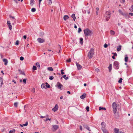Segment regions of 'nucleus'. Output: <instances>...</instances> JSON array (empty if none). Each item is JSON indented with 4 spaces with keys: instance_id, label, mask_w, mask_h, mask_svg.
<instances>
[{
    "instance_id": "423d86ee",
    "label": "nucleus",
    "mask_w": 133,
    "mask_h": 133,
    "mask_svg": "<svg viewBox=\"0 0 133 133\" xmlns=\"http://www.w3.org/2000/svg\"><path fill=\"white\" fill-rule=\"evenodd\" d=\"M127 75H130L131 73V70L130 68H129L128 65L127 66Z\"/></svg>"
},
{
    "instance_id": "58836bf2",
    "label": "nucleus",
    "mask_w": 133,
    "mask_h": 133,
    "mask_svg": "<svg viewBox=\"0 0 133 133\" xmlns=\"http://www.w3.org/2000/svg\"><path fill=\"white\" fill-rule=\"evenodd\" d=\"M96 14L97 15L98 14V11H99V8H97L96 9Z\"/></svg>"
},
{
    "instance_id": "09e8293b",
    "label": "nucleus",
    "mask_w": 133,
    "mask_h": 133,
    "mask_svg": "<svg viewBox=\"0 0 133 133\" xmlns=\"http://www.w3.org/2000/svg\"><path fill=\"white\" fill-rule=\"evenodd\" d=\"M86 109L87 111H89V107L88 106H87L86 108Z\"/></svg>"
},
{
    "instance_id": "c756f323",
    "label": "nucleus",
    "mask_w": 133,
    "mask_h": 133,
    "mask_svg": "<svg viewBox=\"0 0 133 133\" xmlns=\"http://www.w3.org/2000/svg\"><path fill=\"white\" fill-rule=\"evenodd\" d=\"M129 10L131 12H133V5H131L129 8Z\"/></svg>"
},
{
    "instance_id": "4468645a",
    "label": "nucleus",
    "mask_w": 133,
    "mask_h": 133,
    "mask_svg": "<svg viewBox=\"0 0 133 133\" xmlns=\"http://www.w3.org/2000/svg\"><path fill=\"white\" fill-rule=\"evenodd\" d=\"M3 84V79L2 78L0 77V88L1 87Z\"/></svg>"
},
{
    "instance_id": "79ce46f5",
    "label": "nucleus",
    "mask_w": 133,
    "mask_h": 133,
    "mask_svg": "<svg viewBox=\"0 0 133 133\" xmlns=\"http://www.w3.org/2000/svg\"><path fill=\"white\" fill-rule=\"evenodd\" d=\"M122 79L121 78L119 79L118 80V82L119 83H121L122 82Z\"/></svg>"
},
{
    "instance_id": "6ab92c4d",
    "label": "nucleus",
    "mask_w": 133,
    "mask_h": 133,
    "mask_svg": "<svg viewBox=\"0 0 133 133\" xmlns=\"http://www.w3.org/2000/svg\"><path fill=\"white\" fill-rule=\"evenodd\" d=\"M18 71L19 72L20 74H22V75H25V74L24 73V72L23 71H22V70L19 69H18Z\"/></svg>"
},
{
    "instance_id": "9d476101",
    "label": "nucleus",
    "mask_w": 133,
    "mask_h": 133,
    "mask_svg": "<svg viewBox=\"0 0 133 133\" xmlns=\"http://www.w3.org/2000/svg\"><path fill=\"white\" fill-rule=\"evenodd\" d=\"M37 41L39 43H41L44 42L45 41V40L44 39H42L41 38H39L37 39Z\"/></svg>"
},
{
    "instance_id": "c85d7f7f",
    "label": "nucleus",
    "mask_w": 133,
    "mask_h": 133,
    "mask_svg": "<svg viewBox=\"0 0 133 133\" xmlns=\"http://www.w3.org/2000/svg\"><path fill=\"white\" fill-rule=\"evenodd\" d=\"M46 84V87L47 88H50V85L48 84V83L47 82H46L45 83Z\"/></svg>"
},
{
    "instance_id": "603ef678",
    "label": "nucleus",
    "mask_w": 133,
    "mask_h": 133,
    "mask_svg": "<svg viewBox=\"0 0 133 133\" xmlns=\"http://www.w3.org/2000/svg\"><path fill=\"white\" fill-rule=\"evenodd\" d=\"M81 31H82L81 29L80 28H79L78 29V32L79 33Z\"/></svg>"
},
{
    "instance_id": "6e6552de",
    "label": "nucleus",
    "mask_w": 133,
    "mask_h": 133,
    "mask_svg": "<svg viewBox=\"0 0 133 133\" xmlns=\"http://www.w3.org/2000/svg\"><path fill=\"white\" fill-rule=\"evenodd\" d=\"M7 24L10 30H11L12 29V26L11 25L10 21H8L7 22Z\"/></svg>"
},
{
    "instance_id": "3c124183",
    "label": "nucleus",
    "mask_w": 133,
    "mask_h": 133,
    "mask_svg": "<svg viewBox=\"0 0 133 133\" xmlns=\"http://www.w3.org/2000/svg\"><path fill=\"white\" fill-rule=\"evenodd\" d=\"M42 0H38V2H39V3H38V5L39 6V7L40 6V5L41 4V2L42 1Z\"/></svg>"
},
{
    "instance_id": "680f3d73",
    "label": "nucleus",
    "mask_w": 133,
    "mask_h": 133,
    "mask_svg": "<svg viewBox=\"0 0 133 133\" xmlns=\"http://www.w3.org/2000/svg\"><path fill=\"white\" fill-rule=\"evenodd\" d=\"M112 54H114V55H113L114 56H117V54L116 53H112Z\"/></svg>"
},
{
    "instance_id": "72a5a7b5",
    "label": "nucleus",
    "mask_w": 133,
    "mask_h": 133,
    "mask_svg": "<svg viewBox=\"0 0 133 133\" xmlns=\"http://www.w3.org/2000/svg\"><path fill=\"white\" fill-rule=\"evenodd\" d=\"M15 129H13L12 130H10L9 131V133H14L15 132Z\"/></svg>"
},
{
    "instance_id": "cd10ccee",
    "label": "nucleus",
    "mask_w": 133,
    "mask_h": 133,
    "mask_svg": "<svg viewBox=\"0 0 133 133\" xmlns=\"http://www.w3.org/2000/svg\"><path fill=\"white\" fill-rule=\"evenodd\" d=\"M36 65L38 67V69H39L40 68V64L38 62H37L36 63Z\"/></svg>"
},
{
    "instance_id": "9b49d317",
    "label": "nucleus",
    "mask_w": 133,
    "mask_h": 133,
    "mask_svg": "<svg viewBox=\"0 0 133 133\" xmlns=\"http://www.w3.org/2000/svg\"><path fill=\"white\" fill-rule=\"evenodd\" d=\"M57 86L58 87V88L61 90H62V89L61 88L62 87H63V86L59 82H58L57 83Z\"/></svg>"
},
{
    "instance_id": "f257e3e1",
    "label": "nucleus",
    "mask_w": 133,
    "mask_h": 133,
    "mask_svg": "<svg viewBox=\"0 0 133 133\" xmlns=\"http://www.w3.org/2000/svg\"><path fill=\"white\" fill-rule=\"evenodd\" d=\"M84 34L85 37L89 36H91L92 35V31L88 28H86L84 30Z\"/></svg>"
},
{
    "instance_id": "8fccbe9b",
    "label": "nucleus",
    "mask_w": 133,
    "mask_h": 133,
    "mask_svg": "<svg viewBox=\"0 0 133 133\" xmlns=\"http://www.w3.org/2000/svg\"><path fill=\"white\" fill-rule=\"evenodd\" d=\"M19 44V41L18 40H17L16 42L15 45H18Z\"/></svg>"
},
{
    "instance_id": "4c0bfd02",
    "label": "nucleus",
    "mask_w": 133,
    "mask_h": 133,
    "mask_svg": "<svg viewBox=\"0 0 133 133\" xmlns=\"http://www.w3.org/2000/svg\"><path fill=\"white\" fill-rule=\"evenodd\" d=\"M10 17L11 18L13 19V21L15 22L16 21V19L15 18V17L14 16H10Z\"/></svg>"
},
{
    "instance_id": "5fc2aeb1",
    "label": "nucleus",
    "mask_w": 133,
    "mask_h": 133,
    "mask_svg": "<svg viewBox=\"0 0 133 133\" xmlns=\"http://www.w3.org/2000/svg\"><path fill=\"white\" fill-rule=\"evenodd\" d=\"M108 46V45L106 43H105L104 44V47L105 48H107Z\"/></svg>"
},
{
    "instance_id": "20e7f679",
    "label": "nucleus",
    "mask_w": 133,
    "mask_h": 133,
    "mask_svg": "<svg viewBox=\"0 0 133 133\" xmlns=\"http://www.w3.org/2000/svg\"><path fill=\"white\" fill-rule=\"evenodd\" d=\"M113 111L114 114L116 113L117 110V104L115 102H114L112 104Z\"/></svg>"
},
{
    "instance_id": "0e129e2a",
    "label": "nucleus",
    "mask_w": 133,
    "mask_h": 133,
    "mask_svg": "<svg viewBox=\"0 0 133 133\" xmlns=\"http://www.w3.org/2000/svg\"><path fill=\"white\" fill-rule=\"evenodd\" d=\"M23 37L24 39H25L26 38V35H24V36Z\"/></svg>"
},
{
    "instance_id": "de8ad7c7",
    "label": "nucleus",
    "mask_w": 133,
    "mask_h": 133,
    "mask_svg": "<svg viewBox=\"0 0 133 133\" xmlns=\"http://www.w3.org/2000/svg\"><path fill=\"white\" fill-rule=\"evenodd\" d=\"M32 69L34 70H37V68L36 66L34 65L33 66Z\"/></svg>"
},
{
    "instance_id": "052dcab7",
    "label": "nucleus",
    "mask_w": 133,
    "mask_h": 133,
    "mask_svg": "<svg viewBox=\"0 0 133 133\" xmlns=\"http://www.w3.org/2000/svg\"><path fill=\"white\" fill-rule=\"evenodd\" d=\"M49 4L51 5L52 3V0H49Z\"/></svg>"
},
{
    "instance_id": "49530a36",
    "label": "nucleus",
    "mask_w": 133,
    "mask_h": 133,
    "mask_svg": "<svg viewBox=\"0 0 133 133\" xmlns=\"http://www.w3.org/2000/svg\"><path fill=\"white\" fill-rule=\"evenodd\" d=\"M26 79L25 78L23 80V82L24 84H25L26 83Z\"/></svg>"
},
{
    "instance_id": "e433bc0d",
    "label": "nucleus",
    "mask_w": 133,
    "mask_h": 133,
    "mask_svg": "<svg viewBox=\"0 0 133 133\" xmlns=\"http://www.w3.org/2000/svg\"><path fill=\"white\" fill-rule=\"evenodd\" d=\"M45 85L44 83H43L42 84L41 87L42 88H45Z\"/></svg>"
},
{
    "instance_id": "864d4df0",
    "label": "nucleus",
    "mask_w": 133,
    "mask_h": 133,
    "mask_svg": "<svg viewBox=\"0 0 133 133\" xmlns=\"http://www.w3.org/2000/svg\"><path fill=\"white\" fill-rule=\"evenodd\" d=\"M24 59V58L23 57L21 56L20 58V59L21 61H23Z\"/></svg>"
},
{
    "instance_id": "39448f33",
    "label": "nucleus",
    "mask_w": 133,
    "mask_h": 133,
    "mask_svg": "<svg viewBox=\"0 0 133 133\" xmlns=\"http://www.w3.org/2000/svg\"><path fill=\"white\" fill-rule=\"evenodd\" d=\"M113 65L114 68L116 70L118 69L119 68V63L117 61H115L114 62Z\"/></svg>"
},
{
    "instance_id": "f8f14e48",
    "label": "nucleus",
    "mask_w": 133,
    "mask_h": 133,
    "mask_svg": "<svg viewBox=\"0 0 133 133\" xmlns=\"http://www.w3.org/2000/svg\"><path fill=\"white\" fill-rule=\"evenodd\" d=\"M58 105L56 104L54 107L52 109V111L54 112L58 110Z\"/></svg>"
},
{
    "instance_id": "a211bd4d",
    "label": "nucleus",
    "mask_w": 133,
    "mask_h": 133,
    "mask_svg": "<svg viewBox=\"0 0 133 133\" xmlns=\"http://www.w3.org/2000/svg\"><path fill=\"white\" fill-rule=\"evenodd\" d=\"M69 18V17L68 15H65L63 17L64 20L65 21H66L67 19Z\"/></svg>"
},
{
    "instance_id": "ddd939ff",
    "label": "nucleus",
    "mask_w": 133,
    "mask_h": 133,
    "mask_svg": "<svg viewBox=\"0 0 133 133\" xmlns=\"http://www.w3.org/2000/svg\"><path fill=\"white\" fill-rule=\"evenodd\" d=\"M102 127L101 128L102 130L105 129V124L104 122H102L101 123Z\"/></svg>"
},
{
    "instance_id": "7ed1b4c3",
    "label": "nucleus",
    "mask_w": 133,
    "mask_h": 133,
    "mask_svg": "<svg viewBox=\"0 0 133 133\" xmlns=\"http://www.w3.org/2000/svg\"><path fill=\"white\" fill-rule=\"evenodd\" d=\"M94 49L93 48L91 49L89 52L88 53V56L89 59L92 58L94 54Z\"/></svg>"
},
{
    "instance_id": "2f4dec72",
    "label": "nucleus",
    "mask_w": 133,
    "mask_h": 133,
    "mask_svg": "<svg viewBox=\"0 0 133 133\" xmlns=\"http://www.w3.org/2000/svg\"><path fill=\"white\" fill-rule=\"evenodd\" d=\"M128 55H125V62H127L128 61Z\"/></svg>"
},
{
    "instance_id": "bb28decb",
    "label": "nucleus",
    "mask_w": 133,
    "mask_h": 133,
    "mask_svg": "<svg viewBox=\"0 0 133 133\" xmlns=\"http://www.w3.org/2000/svg\"><path fill=\"white\" fill-rule=\"evenodd\" d=\"M103 133H109L108 130L106 129L102 130Z\"/></svg>"
},
{
    "instance_id": "f704fd0d",
    "label": "nucleus",
    "mask_w": 133,
    "mask_h": 133,
    "mask_svg": "<svg viewBox=\"0 0 133 133\" xmlns=\"http://www.w3.org/2000/svg\"><path fill=\"white\" fill-rule=\"evenodd\" d=\"M102 109H103L104 110H106V109L105 108L101 107H99V110H101Z\"/></svg>"
},
{
    "instance_id": "a18cd8bd",
    "label": "nucleus",
    "mask_w": 133,
    "mask_h": 133,
    "mask_svg": "<svg viewBox=\"0 0 133 133\" xmlns=\"http://www.w3.org/2000/svg\"><path fill=\"white\" fill-rule=\"evenodd\" d=\"M54 78V77L53 76H50L49 77V79L50 80H52Z\"/></svg>"
},
{
    "instance_id": "bf43d9fd",
    "label": "nucleus",
    "mask_w": 133,
    "mask_h": 133,
    "mask_svg": "<svg viewBox=\"0 0 133 133\" xmlns=\"http://www.w3.org/2000/svg\"><path fill=\"white\" fill-rule=\"evenodd\" d=\"M129 14L130 15L133 16V13L132 12H129Z\"/></svg>"
},
{
    "instance_id": "7c9ffc66",
    "label": "nucleus",
    "mask_w": 133,
    "mask_h": 133,
    "mask_svg": "<svg viewBox=\"0 0 133 133\" xmlns=\"http://www.w3.org/2000/svg\"><path fill=\"white\" fill-rule=\"evenodd\" d=\"M47 69L50 71H52L53 70V69L52 67H49L47 68Z\"/></svg>"
},
{
    "instance_id": "412c9836",
    "label": "nucleus",
    "mask_w": 133,
    "mask_h": 133,
    "mask_svg": "<svg viewBox=\"0 0 133 133\" xmlns=\"http://www.w3.org/2000/svg\"><path fill=\"white\" fill-rule=\"evenodd\" d=\"M119 129L117 128H115L114 129V132L115 133H118Z\"/></svg>"
},
{
    "instance_id": "aec40b11",
    "label": "nucleus",
    "mask_w": 133,
    "mask_h": 133,
    "mask_svg": "<svg viewBox=\"0 0 133 133\" xmlns=\"http://www.w3.org/2000/svg\"><path fill=\"white\" fill-rule=\"evenodd\" d=\"M83 126L84 127H85L86 129L88 130L89 131H90L91 130L90 129V128L87 125H84Z\"/></svg>"
},
{
    "instance_id": "69168bd1",
    "label": "nucleus",
    "mask_w": 133,
    "mask_h": 133,
    "mask_svg": "<svg viewBox=\"0 0 133 133\" xmlns=\"http://www.w3.org/2000/svg\"><path fill=\"white\" fill-rule=\"evenodd\" d=\"M80 129L81 131H82V127L81 125H80Z\"/></svg>"
},
{
    "instance_id": "a878e982",
    "label": "nucleus",
    "mask_w": 133,
    "mask_h": 133,
    "mask_svg": "<svg viewBox=\"0 0 133 133\" xmlns=\"http://www.w3.org/2000/svg\"><path fill=\"white\" fill-rule=\"evenodd\" d=\"M66 75H64L63 76V77L64 78H65V80H66L69 79V77H66ZM62 77L61 78V79H62Z\"/></svg>"
},
{
    "instance_id": "f3484780",
    "label": "nucleus",
    "mask_w": 133,
    "mask_h": 133,
    "mask_svg": "<svg viewBox=\"0 0 133 133\" xmlns=\"http://www.w3.org/2000/svg\"><path fill=\"white\" fill-rule=\"evenodd\" d=\"M76 65L78 69L79 70H81L82 68V66L77 63L76 64Z\"/></svg>"
},
{
    "instance_id": "dca6fc26",
    "label": "nucleus",
    "mask_w": 133,
    "mask_h": 133,
    "mask_svg": "<svg viewBox=\"0 0 133 133\" xmlns=\"http://www.w3.org/2000/svg\"><path fill=\"white\" fill-rule=\"evenodd\" d=\"M86 96V94L85 93H84L83 94V95L81 96L80 98L82 99H84L85 98Z\"/></svg>"
},
{
    "instance_id": "338daca9",
    "label": "nucleus",
    "mask_w": 133,
    "mask_h": 133,
    "mask_svg": "<svg viewBox=\"0 0 133 133\" xmlns=\"http://www.w3.org/2000/svg\"><path fill=\"white\" fill-rule=\"evenodd\" d=\"M121 2L124 3L125 2V0H120Z\"/></svg>"
},
{
    "instance_id": "c03bdc74",
    "label": "nucleus",
    "mask_w": 133,
    "mask_h": 133,
    "mask_svg": "<svg viewBox=\"0 0 133 133\" xmlns=\"http://www.w3.org/2000/svg\"><path fill=\"white\" fill-rule=\"evenodd\" d=\"M28 125V122H25V123L24 124H23V126H26Z\"/></svg>"
},
{
    "instance_id": "c9c22d12",
    "label": "nucleus",
    "mask_w": 133,
    "mask_h": 133,
    "mask_svg": "<svg viewBox=\"0 0 133 133\" xmlns=\"http://www.w3.org/2000/svg\"><path fill=\"white\" fill-rule=\"evenodd\" d=\"M34 0H31L30 1V4L31 6H32L34 4Z\"/></svg>"
},
{
    "instance_id": "e2e57ef3",
    "label": "nucleus",
    "mask_w": 133,
    "mask_h": 133,
    "mask_svg": "<svg viewBox=\"0 0 133 133\" xmlns=\"http://www.w3.org/2000/svg\"><path fill=\"white\" fill-rule=\"evenodd\" d=\"M31 91L32 92H33L34 93L35 92V89L34 88H33L32 89Z\"/></svg>"
},
{
    "instance_id": "f03ea898",
    "label": "nucleus",
    "mask_w": 133,
    "mask_h": 133,
    "mask_svg": "<svg viewBox=\"0 0 133 133\" xmlns=\"http://www.w3.org/2000/svg\"><path fill=\"white\" fill-rule=\"evenodd\" d=\"M111 16V12L110 11H108L106 12L105 14L104 15L106 21H108Z\"/></svg>"
},
{
    "instance_id": "37998d69",
    "label": "nucleus",
    "mask_w": 133,
    "mask_h": 133,
    "mask_svg": "<svg viewBox=\"0 0 133 133\" xmlns=\"http://www.w3.org/2000/svg\"><path fill=\"white\" fill-rule=\"evenodd\" d=\"M18 103L17 102H15L14 104V105L15 107H16L17 106Z\"/></svg>"
},
{
    "instance_id": "13d9d810",
    "label": "nucleus",
    "mask_w": 133,
    "mask_h": 133,
    "mask_svg": "<svg viewBox=\"0 0 133 133\" xmlns=\"http://www.w3.org/2000/svg\"><path fill=\"white\" fill-rule=\"evenodd\" d=\"M60 47V48H59V52L58 53H59L61 51V46L59 45H58Z\"/></svg>"
},
{
    "instance_id": "473e14b6",
    "label": "nucleus",
    "mask_w": 133,
    "mask_h": 133,
    "mask_svg": "<svg viewBox=\"0 0 133 133\" xmlns=\"http://www.w3.org/2000/svg\"><path fill=\"white\" fill-rule=\"evenodd\" d=\"M118 11L119 13H120L121 15L123 16L124 15V14L123 13V12L121 10H119Z\"/></svg>"
},
{
    "instance_id": "a19ab883",
    "label": "nucleus",
    "mask_w": 133,
    "mask_h": 133,
    "mask_svg": "<svg viewBox=\"0 0 133 133\" xmlns=\"http://www.w3.org/2000/svg\"><path fill=\"white\" fill-rule=\"evenodd\" d=\"M36 11V9L35 8H32L31 9V11L32 12H35Z\"/></svg>"
},
{
    "instance_id": "2eb2a0df",
    "label": "nucleus",
    "mask_w": 133,
    "mask_h": 133,
    "mask_svg": "<svg viewBox=\"0 0 133 133\" xmlns=\"http://www.w3.org/2000/svg\"><path fill=\"white\" fill-rule=\"evenodd\" d=\"M3 61L4 62V64L7 65L8 63V61L7 59L4 58L3 59Z\"/></svg>"
},
{
    "instance_id": "6e6d98bb",
    "label": "nucleus",
    "mask_w": 133,
    "mask_h": 133,
    "mask_svg": "<svg viewBox=\"0 0 133 133\" xmlns=\"http://www.w3.org/2000/svg\"><path fill=\"white\" fill-rule=\"evenodd\" d=\"M63 71H64V70L63 69H62L61 70V74L62 75H63L64 74V72H63Z\"/></svg>"
},
{
    "instance_id": "0eeeda50",
    "label": "nucleus",
    "mask_w": 133,
    "mask_h": 133,
    "mask_svg": "<svg viewBox=\"0 0 133 133\" xmlns=\"http://www.w3.org/2000/svg\"><path fill=\"white\" fill-rule=\"evenodd\" d=\"M58 126L57 125H52V128H53V131H54L56 130L59 128Z\"/></svg>"
},
{
    "instance_id": "1a4fd4ad",
    "label": "nucleus",
    "mask_w": 133,
    "mask_h": 133,
    "mask_svg": "<svg viewBox=\"0 0 133 133\" xmlns=\"http://www.w3.org/2000/svg\"><path fill=\"white\" fill-rule=\"evenodd\" d=\"M89 9H90L89 8L87 7L85 8V10H83V13H86V10L87 11V12L88 14H89L90 13V11Z\"/></svg>"
},
{
    "instance_id": "393cba45",
    "label": "nucleus",
    "mask_w": 133,
    "mask_h": 133,
    "mask_svg": "<svg viewBox=\"0 0 133 133\" xmlns=\"http://www.w3.org/2000/svg\"><path fill=\"white\" fill-rule=\"evenodd\" d=\"M108 69L109 70V72H110L111 71L112 69V64H109V66Z\"/></svg>"
},
{
    "instance_id": "4be33fe9",
    "label": "nucleus",
    "mask_w": 133,
    "mask_h": 133,
    "mask_svg": "<svg viewBox=\"0 0 133 133\" xmlns=\"http://www.w3.org/2000/svg\"><path fill=\"white\" fill-rule=\"evenodd\" d=\"M79 43L81 44H83V39L82 38H80L79 39Z\"/></svg>"
},
{
    "instance_id": "b1692460",
    "label": "nucleus",
    "mask_w": 133,
    "mask_h": 133,
    "mask_svg": "<svg viewBox=\"0 0 133 133\" xmlns=\"http://www.w3.org/2000/svg\"><path fill=\"white\" fill-rule=\"evenodd\" d=\"M121 45H119L117 47V50L118 51H120L121 49Z\"/></svg>"
},
{
    "instance_id": "5701e85b",
    "label": "nucleus",
    "mask_w": 133,
    "mask_h": 133,
    "mask_svg": "<svg viewBox=\"0 0 133 133\" xmlns=\"http://www.w3.org/2000/svg\"><path fill=\"white\" fill-rule=\"evenodd\" d=\"M71 17L73 18V20L74 21H75L76 19V18L75 16V15L74 14H72V15L71 16Z\"/></svg>"
},
{
    "instance_id": "4d7b16f0",
    "label": "nucleus",
    "mask_w": 133,
    "mask_h": 133,
    "mask_svg": "<svg viewBox=\"0 0 133 133\" xmlns=\"http://www.w3.org/2000/svg\"><path fill=\"white\" fill-rule=\"evenodd\" d=\"M66 61L68 62H71V59L69 58L68 60H67Z\"/></svg>"
},
{
    "instance_id": "ea45409f",
    "label": "nucleus",
    "mask_w": 133,
    "mask_h": 133,
    "mask_svg": "<svg viewBox=\"0 0 133 133\" xmlns=\"http://www.w3.org/2000/svg\"><path fill=\"white\" fill-rule=\"evenodd\" d=\"M110 33L111 35H114L115 34V32L113 30H111L110 31Z\"/></svg>"
},
{
    "instance_id": "774afa93",
    "label": "nucleus",
    "mask_w": 133,
    "mask_h": 133,
    "mask_svg": "<svg viewBox=\"0 0 133 133\" xmlns=\"http://www.w3.org/2000/svg\"><path fill=\"white\" fill-rule=\"evenodd\" d=\"M12 81L14 82V83L16 84V82L13 79Z\"/></svg>"
}]
</instances>
